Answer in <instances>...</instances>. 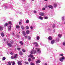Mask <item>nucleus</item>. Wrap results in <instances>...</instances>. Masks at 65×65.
I'll use <instances>...</instances> for the list:
<instances>
[{"label":"nucleus","instance_id":"obj_1","mask_svg":"<svg viewBox=\"0 0 65 65\" xmlns=\"http://www.w3.org/2000/svg\"><path fill=\"white\" fill-rule=\"evenodd\" d=\"M36 53V50H33L32 51H31L30 53L31 54L30 55L28 56V57H30V56L31 58H32L33 57V55H32V54H35Z\"/></svg>","mask_w":65,"mask_h":65},{"label":"nucleus","instance_id":"obj_2","mask_svg":"<svg viewBox=\"0 0 65 65\" xmlns=\"http://www.w3.org/2000/svg\"><path fill=\"white\" fill-rule=\"evenodd\" d=\"M65 59V58L64 56H62L61 58H59V60L62 62H64L63 60H64Z\"/></svg>","mask_w":65,"mask_h":65},{"label":"nucleus","instance_id":"obj_3","mask_svg":"<svg viewBox=\"0 0 65 65\" xmlns=\"http://www.w3.org/2000/svg\"><path fill=\"white\" fill-rule=\"evenodd\" d=\"M36 50L37 51V52L38 54H41V51L40 50V49L36 48Z\"/></svg>","mask_w":65,"mask_h":65},{"label":"nucleus","instance_id":"obj_4","mask_svg":"<svg viewBox=\"0 0 65 65\" xmlns=\"http://www.w3.org/2000/svg\"><path fill=\"white\" fill-rule=\"evenodd\" d=\"M17 62L18 65H22V63H21V61L17 60Z\"/></svg>","mask_w":65,"mask_h":65},{"label":"nucleus","instance_id":"obj_5","mask_svg":"<svg viewBox=\"0 0 65 65\" xmlns=\"http://www.w3.org/2000/svg\"><path fill=\"white\" fill-rule=\"evenodd\" d=\"M8 31H10L11 30V26H10L8 27Z\"/></svg>","mask_w":65,"mask_h":65},{"label":"nucleus","instance_id":"obj_6","mask_svg":"<svg viewBox=\"0 0 65 65\" xmlns=\"http://www.w3.org/2000/svg\"><path fill=\"white\" fill-rule=\"evenodd\" d=\"M3 30V25L0 26V31H2Z\"/></svg>","mask_w":65,"mask_h":65},{"label":"nucleus","instance_id":"obj_7","mask_svg":"<svg viewBox=\"0 0 65 65\" xmlns=\"http://www.w3.org/2000/svg\"><path fill=\"white\" fill-rule=\"evenodd\" d=\"M40 15L41 16H44V13H43L40 12L39 13Z\"/></svg>","mask_w":65,"mask_h":65},{"label":"nucleus","instance_id":"obj_8","mask_svg":"<svg viewBox=\"0 0 65 65\" xmlns=\"http://www.w3.org/2000/svg\"><path fill=\"white\" fill-rule=\"evenodd\" d=\"M7 45L8 46H9V47H11V46H12V44H11L10 43H8Z\"/></svg>","mask_w":65,"mask_h":65},{"label":"nucleus","instance_id":"obj_9","mask_svg":"<svg viewBox=\"0 0 65 65\" xmlns=\"http://www.w3.org/2000/svg\"><path fill=\"white\" fill-rule=\"evenodd\" d=\"M22 33L23 34V35H24V36H25V35H26V32L24 31H22Z\"/></svg>","mask_w":65,"mask_h":65},{"label":"nucleus","instance_id":"obj_10","mask_svg":"<svg viewBox=\"0 0 65 65\" xmlns=\"http://www.w3.org/2000/svg\"><path fill=\"white\" fill-rule=\"evenodd\" d=\"M55 40H53L51 41V44H54L55 43Z\"/></svg>","mask_w":65,"mask_h":65},{"label":"nucleus","instance_id":"obj_11","mask_svg":"<svg viewBox=\"0 0 65 65\" xmlns=\"http://www.w3.org/2000/svg\"><path fill=\"white\" fill-rule=\"evenodd\" d=\"M38 19L40 20H43V17L41 16H39Z\"/></svg>","mask_w":65,"mask_h":65},{"label":"nucleus","instance_id":"obj_12","mask_svg":"<svg viewBox=\"0 0 65 65\" xmlns=\"http://www.w3.org/2000/svg\"><path fill=\"white\" fill-rule=\"evenodd\" d=\"M61 19L62 21H64L65 20V16H62V17Z\"/></svg>","mask_w":65,"mask_h":65},{"label":"nucleus","instance_id":"obj_13","mask_svg":"<svg viewBox=\"0 0 65 65\" xmlns=\"http://www.w3.org/2000/svg\"><path fill=\"white\" fill-rule=\"evenodd\" d=\"M34 44H36V45H35V46H38V44H37V42H34Z\"/></svg>","mask_w":65,"mask_h":65},{"label":"nucleus","instance_id":"obj_14","mask_svg":"<svg viewBox=\"0 0 65 65\" xmlns=\"http://www.w3.org/2000/svg\"><path fill=\"white\" fill-rule=\"evenodd\" d=\"M20 27L19 25H17L16 26V28H17V29H20Z\"/></svg>","mask_w":65,"mask_h":65},{"label":"nucleus","instance_id":"obj_15","mask_svg":"<svg viewBox=\"0 0 65 65\" xmlns=\"http://www.w3.org/2000/svg\"><path fill=\"white\" fill-rule=\"evenodd\" d=\"M17 56H18V54H17L14 55V56L13 57V58L14 59H16L17 58Z\"/></svg>","mask_w":65,"mask_h":65},{"label":"nucleus","instance_id":"obj_16","mask_svg":"<svg viewBox=\"0 0 65 65\" xmlns=\"http://www.w3.org/2000/svg\"><path fill=\"white\" fill-rule=\"evenodd\" d=\"M26 34H29L30 33V31L29 30H27L26 31Z\"/></svg>","mask_w":65,"mask_h":65},{"label":"nucleus","instance_id":"obj_17","mask_svg":"<svg viewBox=\"0 0 65 65\" xmlns=\"http://www.w3.org/2000/svg\"><path fill=\"white\" fill-rule=\"evenodd\" d=\"M48 7L50 8H51V9L53 8V7L52 6H48Z\"/></svg>","mask_w":65,"mask_h":65},{"label":"nucleus","instance_id":"obj_18","mask_svg":"<svg viewBox=\"0 0 65 65\" xmlns=\"http://www.w3.org/2000/svg\"><path fill=\"white\" fill-rule=\"evenodd\" d=\"M36 64H38V63H40V60H38L36 61Z\"/></svg>","mask_w":65,"mask_h":65},{"label":"nucleus","instance_id":"obj_19","mask_svg":"<svg viewBox=\"0 0 65 65\" xmlns=\"http://www.w3.org/2000/svg\"><path fill=\"white\" fill-rule=\"evenodd\" d=\"M8 26V24L7 23H5L4 25V27H7Z\"/></svg>","mask_w":65,"mask_h":65},{"label":"nucleus","instance_id":"obj_20","mask_svg":"<svg viewBox=\"0 0 65 65\" xmlns=\"http://www.w3.org/2000/svg\"><path fill=\"white\" fill-rule=\"evenodd\" d=\"M22 20H20V22H19V25H22Z\"/></svg>","mask_w":65,"mask_h":65},{"label":"nucleus","instance_id":"obj_21","mask_svg":"<svg viewBox=\"0 0 65 65\" xmlns=\"http://www.w3.org/2000/svg\"><path fill=\"white\" fill-rule=\"evenodd\" d=\"M19 43L21 45H23V43L22 41H20Z\"/></svg>","mask_w":65,"mask_h":65},{"label":"nucleus","instance_id":"obj_22","mask_svg":"<svg viewBox=\"0 0 65 65\" xmlns=\"http://www.w3.org/2000/svg\"><path fill=\"white\" fill-rule=\"evenodd\" d=\"M48 39L49 40H52V38L51 36H49L48 37Z\"/></svg>","mask_w":65,"mask_h":65},{"label":"nucleus","instance_id":"obj_23","mask_svg":"<svg viewBox=\"0 0 65 65\" xmlns=\"http://www.w3.org/2000/svg\"><path fill=\"white\" fill-rule=\"evenodd\" d=\"M6 59V58L5 57H3L2 58L3 61H4V60H5Z\"/></svg>","mask_w":65,"mask_h":65},{"label":"nucleus","instance_id":"obj_24","mask_svg":"<svg viewBox=\"0 0 65 65\" xmlns=\"http://www.w3.org/2000/svg\"><path fill=\"white\" fill-rule=\"evenodd\" d=\"M58 36L60 37V38H61L62 37V34L60 35V34H59L58 35Z\"/></svg>","mask_w":65,"mask_h":65},{"label":"nucleus","instance_id":"obj_25","mask_svg":"<svg viewBox=\"0 0 65 65\" xmlns=\"http://www.w3.org/2000/svg\"><path fill=\"white\" fill-rule=\"evenodd\" d=\"M20 56H21V55H23V53L22 52L20 51Z\"/></svg>","mask_w":65,"mask_h":65},{"label":"nucleus","instance_id":"obj_26","mask_svg":"<svg viewBox=\"0 0 65 65\" xmlns=\"http://www.w3.org/2000/svg\"><path fill=\"white\" fill-rule=\"evenodd\" d=\"M12 65H14L15 64V62L13 61L11 62Z\"/></svg>","mask_w":65,"mask_h":65},{"label":"nucleus","instance_id":"obj_27","mask_svg":"<svg viewBox=\"0 0 65 65\" xmlns=\"http://www.w3.org/2000/svg\"><path fill=\"white\" fill-rule=\"evenodd\" d=\"M59 40H60V38H58L56 39V41L57 42H59Z\"/></svg>","mask_w":65,"mask_h":65},{"label":"nucleus","instance_id":"obj_28","mask_svg":"<svg viewBox=\"0 0 65 65\" xmlns=\"http://www.w3.org/2000/svg\"><path fill=\"white\" fill-rule=\"evenodd\" d=\"M22 51L24 53H25L26 52V51H25V50L24 49H22Z\"/></svg>","mask_w":65,"mask_h":65},{"label":"nucleus","instance_id":"obj_29","mask_svg":"<svg viewBox=\"0 0 65 65\" xmlns=\"http://www.w3.org/2000/svg\"><path fill=\"white\" fill-rule=\"evenodd\" d=\"M57 6V4H54V7H56Z\"/></svg>","mask_w":65,"mask_h":65},{"label":"nucleus","instance_id":"obj_30","mask_svg":"<svg viewBox=\"0 0 65 65\" xmlns=\"http://www.w3.org/2000/svg\"><path fill=\"white\" fill-rule=\"evenodd\" d=\"M8 64L9 65H11V62H10V61H9L8 62Z\"/></svg>","mask_w":65,"mask_h":65},{"label":"nucleus","instance_id":"obj_31","mask_svg":"<svg viewBox=\"0 0 65 65\" xmlns=\"http://www.w3.org/2000/svg\"><path fill=\"white\" fill-rule=\"evenodd\" d=\"M30 65H35V64H34V63L31 62Z\"/></svg>","mask_w":65,"mask_h":65},{"label":"nucleus","instance_id":"obj_32","mask_svg":"<svg viewBox=\"0 0 65 65\" xmlns=\"http://www.w3.org/2000/svg\"><path fill=\"white\" fill-rule=\"evenodd\" d=\"M21 28L22 29H25V27L23 26H21Z\"/></svg>","mask_w":65,"mask_h":65},{"label":"nucleus","instance_id":"obj_33","mask_svg":"<svg viewBox=\"0 0 65 65\" xmlns=\"http://www.w3.org/2000/svg\"><path fill=\"white\" fill-rule=\"evenodd\" d=\"M37 40H39V37L38 36H37Z\"/></svg>","mask_w":65,"mask_h":65},{"label":"nucleus","instance_id":"obj_34","mask_svg":"<svg viewBox=\"0 0 65 65\" xmlns=\"http://www.w3.org/2000/svg\"><path fill=\"white\" fill-rule=\"evenodd\" d=\"M8 23L9 24H11V25H12V24H11V21H9L8 22Z\"/></svg>","mask_w":65,"mask_h":65},{"label":"nucleus","instance_id":"obj_35","mask_svg":"<svg viewBox=\"0 0 65 65\" xmlns=\"http://www.w3.org/2000/svg\"><path fill=\"white\" fill-rule=\"evenodd\" d=\"M29 22V20H27L26 21V23H28Z\"/></svg>","mask_w":65,"mask_h":65},{"label":"nucleus","instance_id":"obj_36","mask_svg":"<svg viewBox=\"0 0 65 65\" xmlns=\"http://www.w3.org/2000/svg\"><path fill=\"white\" fill-rule=\"evenodd\" d=\"M28 61L29 62H30L31 61V58H29L28 59Z\"/></svg>","mask_w":65,"mask_h":65},{"label":"nucleus","instance_id":"obj_37","mask_svg":"<svg viewBox=\"0 0 65 65\" xmlns=\"http://www.w3.org/2000/svg\"><path fill=\"white\" fill-rule=\"evenodd\" d=\"M26 29L28 30V29H29V27L28 26H27L26 27Z\"/></svg>","mask_w":65,"mask_h":65},{"label":"nucleus","instance_id":"obj_38","mask_svg":"<svg viewBox=\"0 0 65 65\" xmlns=\"http://www.w3.org/2000/svg\"><path fill=\"white\" fill-rule=\"evenodd\" d=\"M31 39V37H30L29 36L28 38V40H30Z\"/></svg>","mask_w":65,"mask_h":65},{"label":"nucleus","instance_id":"obj_39","mask_svg":"<svg viewBox=\"0 0 65 65\" xmlns=\"http://www.w3.org/2000/svg\"><path fill=\"white\" fill-rule=\"evenodd\" d=\"M12 35H13V36H15V34L14 33V32H13L12 34Z\"/></svg>","mask_w":65,"mask_h":65},{"label":"nucleus","instance_id":"obj_40","mask_svg":"<svg viewBox=\"0 0 65 65\" xmlns=\"http://www.w3.org/2000/svg\"><path fill=\"white\" fill-rule=\"evenodd\" d=\"M1 35H3L2 37H3L4 36V35H3V33L2 32V33L1 34Z\"/></svg>","mask_w":65,"mask_h":65},{"label":"nucleus","instance_id":"obj_41","mask_svg":"<svg viewBox=\"0 0 65 65\" xmlns=\"http://www.w3.org/2000/svg\"><path fill=\"white\" fill-rule=\"evenodd\" d=\"M44 19H46V20H47V19H48V17H45Z\"/></svg>","mask_w":65,"mask_h":65},{"label":"nucleus","instance_id":"obj_42","mask_svg":"<svg viewBox=\"0 0 65 65\" xmlns=\"http://www.w3.org/2000/svg\"><path fill=\"white\" fill-rule=\"evenodd\" d=\"M30 28L31 30H32L33 29V27L32 26H30Z\"/></svg>","mask_w":65,"mask_h":65},{"label":"nucleus","instance_id":"obj_43","mask_svg":"<svg viewBox=\"0 0 65 65\" xmlns=\"http://www.w3.org/2000/svg\"><path fill=\"white\" fill-rule=\"evenodd\" d=\"M52 27L53 28H54V27H55V24H54L53 26Z\"/></svg>","mask_w":65,"mask_h":65},{"label":"nucleus","instance_id":"obj_44","mask_svg":"<svg viewBox=\"0 0 65 65\" xmlns=\"http://www.w3.org/2000/svg\"><path fill=\"white\" fill-rule=\"evenodd\" d=\"M10 42L11 44H12L13 43V41H11Z\"/></svg>","mask_w":65,"mask_h":65},{"label":"nucleus","instance_id":"obj_45","mask_svg":"<svg viewBox=\"0 0 65 65\" xmlns=\"http://www.w3.org/2000/svg\"><path fill=\"white\" fill-rule=\"evenodd\" d=\"M63 45L65 46V42H63Z\"/></svg>","mask_w":65,"mask_h":65},{"label":"nucleus","instance_id":"obj_46","mask_svg":"<svg viewBox=\"0 0 65 65\" xmlns=\"http://www.w3.org/2000/svg\"><path fill=\"white\" fill-rule=\"evenodd\" d=\"M34 13H37V12L36 10L34 11Z\"/></svg>","mask_w":65,"mask_h":65},{"label":"nucleus","instance_id":"obj_47","mask_svg":"<svg viewBox=\"0 0 65 65\" xmlns=\"http://www.w3.org/2000/svg\"><path fill=\"white\" fill-rule=\"evenodd\" d=\"M25 64H28V62H25Z\"/></svg>","mask_w":65,"mask_h":65},{"label":"nucleus","instance_id":"obj_48","mask_svg":"<svg viewBox=\"0 0 65 65\" xmlns=\"http://www.w3.org/2000/svg\"><path fill=\"white\" fill-rule=\"evenodd\" d=\"M19 13L20 14H23V13L21 12H19Z\"/></svg>","mask_w":65,"mask_h":65},{"label":"nucleus","instance_id":"obj_49","mask_svg":"<svg viewBox=\"0 0 65 65\" xmlns=\"http://www.w3.org/2000/svg\"><path fill=\"white\" fill-rule=\"evenodd\" d=\"M18 50L20 51L21 50V49L20 48H18Z\"/></svg>","mask_w":65,"mask_h":65},{"label":"nucleus","instance_id":"obj_50","mask_svg":"<svg viewBox=\"0 0 65 65\" xmlns=\"http://www.w3.org/2000/svg\"><path fill=\"white\" fill-rule=\"evenodd\" d=\"M27 36H25V38H26H26H27Z\"/></svg>","mask_w":65,"mask_h":65},{"label":"nucleus","instance_id":"obj_51","mask_svg":"<svg viewBox=\"0 0 65 65\" xmlns=\"http://www.w3.org/2000/svg\"><path fill=\"white\" fill-rule=\"evenodd\" d=\"M4 7H5V8H7V6H4Z\"/></svg>","mask_w":65,"mask_h":65},{"label":"nucleus","instance_id":"obj_52","mask_svg":"<svg viewBox=\"0 0 65 65\" xmlns=\"http://www.w3.org/2000/svg\"><path fill=\"white\" fill-rule=\"evenodd\" d=\"M10 54L11 55H13V53H12V52H11L10 53Z\"/></svg>","mask_w":65,"mask_h":65},{"label":"nucleus","instance_id":"obj_53","mask_svg":"<svg viewBox=\"0 0 65 65\" xmlns=\"http://www.w3.org/2000/svg\"><path fill=\"white\" fill-rule=\"evenodd\" d=\"M45 8H42V10H45Z\"/></svg>","mask_w":65,"mask_h":65},{"label":"nucleus","instance_id":"obj_54","mask_svg":"<svg viewBox=\"0 0 65 65\" xmlns=\"http://www.w3.org/2000/svg\"><path fill=\"white\" fill-rule=\"evenodd\" d=\"M47 7H48V6H45V8H47Z\"/></svg>","mask_w":65,"mask_h":65},{"label":"nucleus","instance_id":"obj_55","mask_svg":"<svg viewBox=\"0 0 65 65\" xmlns=\"http://www.w3.org/2000/svg\"><path fill=\"white\" fill-rule=\"evenodd\" d=\"M60 56H63V54H60Z\"/></svg>","mask_w":65,"mask_h":65},{"label":"nucleus","instance_id":"obj_56","mask_svg":"<svg viewBox=\"0 0 65 65\" xmlns=\"http://www.w3.org/2000/svg\"><path fill=\"white\" fill-rule=\"evenodd\" d=\"M32 59H35V57H33L32 58Z\"/></svg>","mask_w":65,"mask_h":65},{"label":"nucleus","instance_id":"obj_57","mask_svg":"<svg viewBox=\"0 0 65 65\" xmlns=\"http://www.w3.org/2000/svg\"><path fill=\"white\" fill-rule=\"evenodd\" d=\"M45 65H47V64L46 63H45Z\"/></svg>","mask_w":65,"mask_h":65},{"label":"nucleus","instance_id":"obj_58","mask_svg":"<svg viewBox=\"0 0 65 65\" xmlns=\"http://www.w3.org/2000/svg\"><path fill=\"white\" fill-rule=\"evenodd\" d=\"M53 31H54V32H55V30L54 29Z\"/></svg>","mask_w":65,"mask_h":65},{"label":"nucleus","instance_id":"obj_59","mask_svg":"<svg viewBox=\"0 0 65 65\" xmlns=\"http://www.w3.org/2000/svg\"><path fill=\"white\" fill-rule=\"evenodd\" d=\"M4 41H5V39H4Z\"/></svg>","mask_w":65,"mask_h":65},{"label":"nucleus","instance_id":"obj_60","mask_svg":"<svg viewBox=\"0 0 65 65\" xmlns=\"http://www.w3.org/2000/svg\"><path fill=\"white\" fill-rule=\"evenodd\" d=\"M45 1H48V0H44Z\"/></svg>","mask_w":65,"mask_h":65},{"label":"nucleus","instance_id":"obj_61","mask_svg":"<svg viewBox=\"0 0 65 65\" xmlns=\"http://www.w3.org/2000/svg\"><path fill=\"white\" fill-rule=\"evenodd\" d=\"M31 1H34V0H31Z\"/></svg>","mask_w":65,"mask_h":65},{"label":"nucleus","instance_id":"obj_62","mask_svg":"<svg viewBox=\"0 0 65 65\" xmlns=\"http://www.w3.org/2000/svg\"><path fill=\"white\" fill-rule=\"evenodd\" d=\"M22 0V1H25V0Z\"/></svg>","mask_w":65,"mask_h":65},{"label":"nucleus","instance_id":"obj_63","mask_svg":"<svg viewBox=\"0 0 65 65\" xmlns=\"http://www.w3.org/2000/svg\"><path fill=\"white\" fill-rule=\"evenodd\" d=\"M20 37V36H18V37Z\"/></svg>","mask_w":65,"mask_h":65},{"label":"nucleus","instance_id":"obj_64","mask_svg":"<svg viewBox=\"0 0 65 65\" xmlns=\"http://www.w3.org/2000/svg\"><path fill=\"white\" fill-rule=\"evenodd\" d=\"M32 48H33V49H34V47H33Z\"/></svg>","mask_w":65,"mask_h":65}]
</instances>
